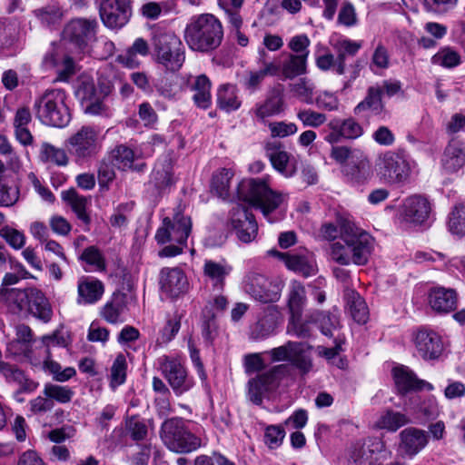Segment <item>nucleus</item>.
<instances>
[{"instance_id":"20e7f679","label":"nucleus","mask_w":465,"mask_h":465,"mask_svg":"<svg viewBox=\"0 0 465 465\" xmlns=\"http://www.w3.org/2000/svg\"><path fill=\"white\" fill-rule=\"evenodd\" d=\"M237 196L259 209L269 223L279 220L272 214L282 204L284 195L271 189L266 179H243L238 184Z\"/></svg>"},{"instance_id":"09e8293b","label":"nucleus","mask_w":465,"mask_h":465,"mask_svg":"<svg viewBox=\"0 0 465 465\" xmlns=\"http://www.w3.org/2000/svg\"><path fill=\"white\" fill-rule=\"evenodd\" d=\"M315 88L314 82L308 77H302L289 84L290 92L293 96L307 104H313Z\"/></svg>"},{"instance_id":"338daca9","label":"nucleus","mask_w":465,"mask_h":465,"mask_svg":"<svg viewBox=\"0 0 465 465\" xmlns=\"http://www.w3.org/2000/svg\"><path fill=\"white\" fill-rule=\"evenodd\" d=\"M285 438V430L281 425H269L264 431V443L272 449L279 448Z\"/></svg>"},{"instance_id":"4468645a","label":"nucleus","mask_w":465,"mask_h":465,"mask_svg":"<svg viewBox=\"0 0 465 465\" xmlns=\"http://www.w3.org/2000/svg\"><path fill=\"white\" fill-rule=\"evenodd\" d=\"M161 372L174 394L180 396L188 391L193 386V379L178 358L162 356L159 359Z\"/></svg>"},{"instance_id":"aec40b11","label":"nucleus","mask_w":465,"mask_h":465,"mask_svg":"<svg viewBox=\"0 0 465 465\" xmlns=\"http://www.w3.org/2000/svg\"><path fill=\"white\" fill-rule=\"evenodd\" d=\"M327 127L329 132L324 140L331 144L338 143L342 139H357L363 134L362 126L352 117L332 118Z\"/></svg>"},{"instance_id":"f257e3e1","label":"nucleus","mask_w":465,"mask_h":465,"mask_svg":"<svg viewBox=\"0 0 465 465\" xmlns=\"http://www.w3.org/2000/svg\"><path fill=\"white\" fill-rule=\"evenodd\" d=\"M373 249V239L365 232H354L344 225L341 240L330 244L331 260L341 265H364Z\"/></svg>"},{"instance_id":"052dcab7","label":"nucleus","mask_w":465,"mask_h":465,"mask_svg":"<svg viewBox=\"0 0 465 465\" xmlns=\"http://www.w3.org/2000/svg\"><path fill=\"white\" fill-rule=\"evenodd\" d=\"M296 116L304 127L318 128L327 121L325 114L317 112L311 108H302L298 110Z\"/></svg>"},{"instance_id":"c756f323","label":"nucleus","mask_w":465,"mask_h":465,"mask_svg":"<svg viewBox=\"0 0 465 465\" xmlns=\"http://www.w3.org/2000/svg\"><path fill=\"white\" fill-rule=\"evenodd\" d=\"M279 312L275 307H269L264 314L251 328L250 339L260 341L268 338L275 332L278 325Z\"/></svg>"},{"instance_id":"412c9836","label":"nucleus","mask_w":465,"mask_h":465,"mask_svg":"<svg viewBox=\"0 0 465 465\" xmlns=\"http://www.w3.org/2000/svg\"><path fill=\"white\" fill-rule=\"evenodd\" d=\"M431 205L430 201L422 195L407 197L401 207V216L406 223L422 224L430 216Z\"/></svg>"},{"instance_id":"f704fd0d","label":"nucleus","mask_w":465,"mask_h":465,"mask_svg":"<svg viewBox=\"0 0 465 465\" xmlns=\"http://www.w3.org/2000/svg\"><path fill=\"white\" fill-rule=\"evenodd\" d=\"M157 194L165 193L174 184L173 166L169 162H158L155 163L149 181Z\"/></svg>"},{"instance_id":"603ef678","label":"nucleus","mask_w":465,"mask_h":465,"mask_svg":"<svg viewBox=\"0 0 465 465\" xmlns=\"http://www.w3.org/2000/svg\"><path fill=\"white\" fill-rule=\"evenodd\" d=\"M46 357L43 363V368L45 371L52 374L53 379L59 382H64L72 379L76 374L74 367H66L62 369V366L51 359L50 351L45 350Z\"/></svg>"},{"instance_id":"79ce46f5","label":"nucleus","mask_w":465,"mask_h":465,"mask_svg":"<svg viewBox=\"0 0 465 465\" xmlns=\"http://www.w3.org/2000/svg\"><path fill=\"white\" fill-rule=\"evenodd\" d=\"M33 341V332L29 326L21 324L16 327V338L7 344V351L14 355L24 354L29 357V345Z\"/></svg>"},{"instance_id":"a19ab883","label":"nucleus","mask_w":465,"mask_h":465,"mask_svg":"<svg viewBox=\"0 0 465 465\" xmlns=\"http://www.w3.org/2000/svg\"><path fill=\"white\" fill-rule=\"evenodd\" d=\"M381 96L382 89L380 85L370 86L365 98L354 107V114H361L365 111H371L375 114H381L384 108Z\"/></svg>"},{"instance_id":"680f3d73","label":"nucleus","mask_w":465,"mask_h":465,"mask_svg":"<svg viewBox=\"0 0 465 465\" xmlns=\"http://www.w3.org/2000/svg\"><path fill=\"white\" fill-rule=\"evenodd\" d=\"M44 394L51 401L54 400L60 403H68L74 396V391L67 386L47 383L45 385Z\"/></svg>"},{"instance_id":"6e6d98bb","label":"nucleus","mask_w":465,"mask_h":465,"mask_svg":"<svg viewBox=\"0 0 465 465\" xmlns=\"http://www.w3.org/2000/svg\"><path fill=\"white\" fill-rule=\"evenodd\" d=\"M265 149L266 155L270 159L273 168L285 176H291L292 173L287 170L290 159L289 153L273 146L272 143H267Z\"/></svg>"},{"instance_id":"5701e85b","label":"nucleus","mask_w":465,"mask_h":465,"mask_svg":"<svg viewBox=\"0 0 465 465\" xmlns=\"http://www.w3.org/2000/svg\"><path fill=\"white\" fill-rule=\"evenodd\" d=\"M399 451L410 458L421 451L429 442L428 433L420 429L410 427L400 432Z\"/></svg>"},{"instance_id":"9b49d317","label":"nucleus","mask_w":465,"mask_h":465,"mask_svg":"<svg viewBox=\"0 0 465 465\" xmlns=\"http://www.w3.org/2000/svg\"><path fill=\"white\" fill-rule=\"evenodd\" d=\"M243 291L252 299L262 303L276 302L281 297L282 284L266 276L249 272L242 282Z\"/></svg>"},{"instance_id":"ddd939ff","label":"nucleus","mask_w":465,"mask_h":465,"mask_svg":"<svg viewBox=\"0 0 465 465\" xmlns=\"http://www.w3.org/2000/svg\"><path fill=\"white\" fill-rule=\"evenodd\" d=\"M98 23L96 19L75 18L69 21L63 37L81 52H84L96 40Z\"/></svg>"},{"instance_id":"bf43d9fd","label":"nucleus","mask_w":465,"mask_h":465,"mask_svg":"<svg viewBox=\"0 0 465 465\" xmlns=\"http://www.w3.org/2000/svg\"><path fill=\"white\" fill-rule=\"evenodd\" d=\"M431 63L445 68H454L461 63V58L451 47H443L431 57Z\"/></svg>"},{"instance_id":"3c124183","label":"nucleus","mask_w":465,"mask_h":465,"mask_svg":"<svg viewBox=\"0 0 465 465\" xmlns=\"http://www.w3.org/2000/svg\"><path fill=\"white\" fill-rule=\"evenodd\" d=\"M234 173L231 169L222 168L213 173L211 188L220 198L226 199L230 195V183Z\"/></svg>"},{"instance_id":"f3484780","label":"nucleus","mask_w":465,"mask_h":465,"mask_svg":"<svg viewBox=\"0 0 465 465\" xmlns=\"http://www.w3.org/2000/svg\"><path fill=\"white\" fill-rule=\"evenodd\" d=\"M257 64L260 65L259 70H248L241 79L242 87L250 94H253L261 88L266 76L277 75L276 62L268 59V54L264 48L258 50Z\"/></svg>"},{"instance_id":"a211bd4d","label":"nucleus","mask_w":465,"mask_h":465,"mask_svg":"<svg viewBox=\"0 0 465 465\" xmlns=\"http://www.w3.org/2000/svg\"><path fill=\"white\" fill-rule=\"evenodd\" d=\"M159 286L167 298L177 299L188 292L189 282L182 269L163 267L159 272Z\"/></svg>"},{"instance_id":"de8ad7c7","label":"nucleus","mask_w":465,"mask_h":465,"mask_svg":"<svg viewBox=\"0 0 465 465\" xmlns=\"http://www.w3.org/2000/svg\"><path fill=\"white\" fill-rule=\"evenodd\" d=\"M39 159L44 163H52L57 166H65L68 163V157L65 151L47 142H44L41 144Z\"/></svg>"},{"instance_id":"c03bdc74","label":"nucleus","mask_w":465,"mask_h":465,"mask_svg":"<svg viewBox=\"0 0 465 465\" xmlns=\"http://www.w3.org/2000/svg\"><path fill=\"white\" fill-rule=\"evenodd\" d=\"M125 297L124 294H114L102 309V317L109 323L124 322L123 314L126 309Z\"/></svg>"},{"instance_id":"f03ea898","label":"nucleus","mask_w":465,"mask_h":465,"mask_svg":"<svg viewBox=\"0 0 465 465\" xmlns=\"http://www.w3.org/2000/svg\"><path fill=\"white\" fill-rule=\"evenodd\" d=\"M192 230V221L183 213L179 207L173 217H165L157 229L154 239L160 245H165L158 252L161 258L175 257L186 247L187 239Z\"/></svg>"},{"instance_id":"9d476101","label":"nucleus","mask_w":465,"mask_h":465,"mask_svg":"<svg viewBox=\"0 0 465 465\" xmlns=\"http://www.w3.org/2000/svg\"><path fill=\"white\" fill-rule=\"evenodd\" d=\"M68 150L77 163L94 157L101 150L102 141L99 131L84 125L67 140Z\"/></svg>"},{"instance_id":"f8f14e48","label":"nucleus","mask_w":465,"mask_h":465,"mask_svg":"<svg viewBox=\"0 0 465 465\" xmlns=\"http://www.w3.org/2000/svg\"><path fill=\"white\" fill-rule=\"evenodd\" d=\"M290 367L285 364L274 366L268 371L249 380L247 383V399L255 405H262L263 398L273 391L278 380L289 371Z\"/></svg>"},{"instance_id":"2eb2a0df","label":"nucleus","mask_w":465,"mask_h":465,"mask_svg":"<svg viewBox=\"0 0 465 465\" xmlns=\"http://www.w3.org/2000/svg\"><path fill=\"white\" fill-rule=\"evenodd\" d=\"M228 225L244 243L252 242L258 234V224L254 215L241 204L235 205L230 211Z\"/></svg>"},{"instance_id":"0e129e2a","label":"nucleus","mask_w":465,"mask_h":465,"mask_svg":"<svg viewBox=\"0 0 465 465\" xmlns=\"http://www.w3.org/2000/svg\"><path fill=\"white\" fill-rule=\"evenodd\" d=\"M126 360L124 354L120 353L114 359L111 367V386L117 387L123 384L126 379Z\"/></svg>"},{"instance_id":"393cba45","label":"nucleus","mask_w":465,"mask_h":465,"mask_svg":"<svg viewBox=\"0 0 465 465\" xmlns=\"http://www.w3.org/2000/svg\"><path fill=\"white\" fill-rule=\"evenodd\" d=\"M285 108L283 94L280 91L273 90L263 101L256 103L251 113L259 122L264 123L267 118L283 113Z\"/></svg>"},{"instance_id":"ea45409f","label":"nucleus","mask_w":465,"mask_h":465,"mask_svg":"<svg viewBox=\"0 0 465 465\" xmlns=\"http://www.w3.org/2000/svg\"><path fill=\"white\" fill-rule=\"evenodd\" d=\"M62 199L70 205L77 218L87 226L85 229L87 231L88 225L91 223V218L86 213L89 199L84 195H80L74 189L62 192Z\"/></svg>"},{"instance_id":"5fc2aeb1","label":"nucleus","mask_w":465,"mask_h":465,"mask_svg":"<svg viewBox=\"0 0 465 465\" xmlns=\"http://www.w3.org/2000/svg\"><path fill=\"white\" fill-rule=\"evenodd\" d=\"M408 417L399 411L387 410L383 412L376 422V426L380 429H384L390 431H396L401 427L409 423Z\"/></svg>"},{"instance_id":"6e6552de","label":"nucleus","mask_w":465,"mask_h":465,"mask_svg":"<svg viewBox=\"0 0 465 465\" xmlns=\"http://www.w3.org/2000/svg\"><path fill=\"white\" fill-rule=\"evenodd\" d=\"M153 58L166 72H178L185 61V50L173 32H155L152 38Z\"/></svg>"},{"instance_id":"2f4dec72","label":"nucleus","mask_w":465,"mask_h":465,"mask_svg":"<svg viewBox=\"0 0 465 465\" xmlns=\"http://www.w3.org/2000/svg\"><path fill=\"white\" fill-rule=\"evenodd\" d=\"M232 270V266L225 260L214 261L206 259L203 267V275L212 282L213 288L218 291L223 289L225 279L229 276Z\"/></svg>"},{"instance_id":"0eeeda50","label":"nucleus","mask_w":465,"mask_h":465,"mask_svg":"<svg viewBox=\"0 0 465 465\" xmlns=\"http://www.w3.org/2000/svg\"><path fill=\"white\" fill-rule=\"evenodd\" d=\"M66 94L60 88H48L34 103L36 118L44 124L54 127H64L71 114L65 103Z\"/></svg>"},{"instance_id":"7ed1b4c3","label":"nucleus","mask_w":465,"mask_h":465,"mask_svg":"<svg viewBox=\"0 0 465 465\" xmlns=\"http://www.w3.org/2000/svg\"><path fill=\"white\" fill-rule=\"evenodd\" d=\"M417 163L405 148L385 151L377 155L374 171L379 180L388 185H402L409 182Z\"/></svg>"},{"instance_id":"473e14b6","label":"nucleus","mask_w":465,"mask_h":465,"mask_svg":"<svg viewBox=\"0 0 465 465\" xmlns=\"http://www.w3.org/2000/svg\"><path fill=\"white\" fill-rule=\"evenodd\" d=\"M429 303L438 312H449L457 305V293L454 289L432 288L429 293Z\"/></svg>"},{"instance_id":"864d4df0","label":"nucleus","mask_w":465,"mask_h":465,"mask_svg":"<svg viewBox=\"0 0 465 465\" xmlns=\"http://www.w3.org/2000/svg\"><path fill=\"white\" fill-rule=\"evenodd\" d=\"M183 314L179 311L168 314L166 317V323L160 331L157 339L159 344H166L170 342L178 333L181 328V321Z\"/></svg>"},{"instance_id":"7c9ffc66","label":"nucleus","mask_w":465,"mask_h":465,"mask_svg":"<svg viewBox=\"0 0 465 465\" xmlns=\"http://www.w3.org/2000/svg\"><path fill=\"white\" fill-rule=\"evenodd\" d=\"M104 292V284L101 281L82 277L77 284V303L78 304H93L97 302L103 296Z\"/></svg>"},{"instance_id":"72a5a7b5","label":"nucleus","mask_w":465,"mask_h":465,"mask_svg":"<svg viewBox=\"0 0 465 465\" xmlns=\"http://www.w3.org/2000/svg\"><path fill=\"white\" fill-rule=\"evenodd\" d=\"M383 449V441L381 439L374 438L370 440L368 444L354 447L351 455V461L352 465H375V454L382 451Z\"/></svg>"},{"instance_id":"4d7b16f0","label":"nucleus","mask_w":465,"mask_h":465,"mask_svg":"<svg viewBox=\"0 0 465 465\" xmlns=\"http://www.w3.org/2000/svg\"><path fill=\"white\" fill-rule=\"evenodd\" d=\"M33 13L43 25L48 26L60 22L63 17L61 7L56 3H51L37 8Z\"/></svg>"},{"instance_id":"1a4fd4ad","label":"nucleus","mask_w":465,"mask_h":465,"mask_svg":"<svg viewBox=\"0 0 465 465\" xmlns=\"http://www.w3.org/2000/svg\"><path fill=\"white\" fill-rule=\"evenodd\" d=\"M160 438L170 450L176 453H189L201 446V440L191 432L182 418L165 420L161 426Z\"/></svg>"},{"instance_id":"69168bd1","label":"nucleus","mask_w":465,"mask_h":465,"mask_svg":"<svg viewBox=\"0 0 465 465\" xmlns=\"http://www.w3.org/2000/svg\"><path fill=\"white\" fill-rule=\"evenodd\" d=\"M80 259L92 266L95 271L103 272L106 268L104 257L95 246H89L84 249Z\"/></svg>"},{"instance_id":"a18cd8bd","label":"nucleus","mask_w":465,"mask_h":465,"mask_svg":"<svg viewBox=\"0 0 465 465\" xmlns=\"http://www.w3.org/2000/svg\"><path fill=\"white\" fill-rule=\"evenodd\" d=\"M306 302L305 287L300 282H292L288 295V307L291 315L302 317Z\"/></svg>"},{"instance_id":"39448f33","label":"nucleus","mask_w":465,"mask_h":465,"mask_svg":"<svg viewBox=\"0 0 465 465\" xmlns=\"http://www.w3.org/2000/svg\"><path fill=\"white\" fill-rule=\"evenodd\" d=\"M223 29L221 22L213 15L203 14L191 18L184 31L188 46L202 53L216 49L222 43Z\"/></svg>"},{"instance_id":"4be33fe9","label":"nucleus","mask_w":465,"mask_h":465,"mask_svg":"<svg viewBox=\"0 0 465 465\" xmlns=\"http://www.w3.org/2000/svg\"><path fill=\"white\" fill-rule=\"evenodd\" d=\"M415 347L424 360L438 359L444 350L441 337L431 330L421 329L414 338Z\"/></svg>"},{"instance_id":"423d86ee","label":"nucleus","mask_w":465,"mask_h":465,"mask_svg":"<svg viewBox=\"0 0 465 465\" xmlns=\"http://www.w3.org/2000/svg\"><path fill=\"white\" fill-rule=\"evenodd\" d=\"M0 301L15 306L21 312L28 311L34 317L47 323L53 317V309L45 293L35 287L0 288Z\"/></svg>"},{"instance_id":"e2e57ef3","label":"nucleus","mask_w":465,"mask_h":465,"mask_svg":"<svg viewBox=\"0 0 465 465\" xmlns=\"http://www.w3.org/2000/svg\"><path fill=\"white\" fill-rule=\"evenodd\" d=\"M298 349V342L288 341L282 346L270 350L266 353L271 357L272 361H291Z\"/></svg>"},{"instance_id":"bb28decb","label":"nucleus","mask_w":465,"mask_h":465,"mask_svg":"<svg viewBox=\"0 0 465 465\" xmlns=\"http://www.w3.org/2000/svg\"><path fill=\"white\" fill-rule=\"evenodd\" d=\"M342 173L346 181L352 185H361L367 183L372 174L368 155L363 152L352 163H346Z\"/></svg>"},{"instance_id":"dca6fc26","label":"nucleus","mask_w":465,"mask_h":465,"mask_svg":"<svg viewBox=\"0 0 465 465\" xmlns=\"http://www.w3.org/2000/svg\"><path fill=\"white\" fill-rule=\"evenodd\" d=\"M268 255L276 257L282 261L287 269L309 277L316 273L317 268L312 254L306 249L282 252L272 249L267 252Z\"/></svg>"},{"instance_id":"58836bf2","label":"nucleus","mask_w":465,"mask_h":465,"mask_svg":"<svg viewBox=\"0 0 465 465\" xmlns=\"http://www.w3.org/2000/svg\"><path fill=\"white\" fill-rule=\"evenodd\" d=\"M345 299L351 318L359 324L366 323L369 319V309L364 299L354 290H347Z\"/></svg>"},{"instance_id":"b1692460","label":"nucleus","mask_w":465,"mask_h":465,"mask_svg":"<svg viewBox=\"0 0 465 465\" xmlns=\"http://www.w3.org/2000/svg\"><path fill=\"white\" fill-rule=\"evenodd\" d=\"M85 114L92 115L106 114L108 107L104 103V95L97 93L94 84L84 83L76 91Z\"/></svg>"},{"instance_id":"c85d7f7f","label":"nucleus","mask_w":465,"mask_h":465,"mask_svg":"<svg viewBox=\"0 0 465 465\" xmlns=\"http://www.w3.org/2000/svg\"><path fill=\"white\" fill-rule=\"evenodd\" d=\"M336 53V74H344L346 71V60L349 56H354L362 46L361 41H353L346 37H340L331 43Z\"/></svg>"},{"instance_id":"4c0bfd02","label":"nucleus","mask_w":465,"mask_h":465,"mask_svg":"<svg viewBox=\"0 0 465 465\" xmlns=\"http://www.w3.org/2000/svg\"><path fill=\"white\" fill-rule=\"evenodd\" d=\"M32 121V114L27 107L18 108L15 112L13 125L16 140L24 146L33 144L34 137L27 125Z\"/></svg>"},{"instance_id":"8fccbe9b","label":"nucleus","mask_w":465,"mask_h":465,"mask_svg":"<svg viewBox=\"0 0 465 465\" xmlns=\"http://www.w3.org/2000/svg\"><path fill=\"white\" fill-rule=\"evenodd\" d=\"M314 321L325 336L332 337L333 331L341 328L340 313L336 308L331 312H317Z\"/></svg>"},{"instance_id":"a878e982","label":"nucleus","mask_w":465,"mask_h":465,"mask_svg":"<svg viewBox=\"0 0 465 465\" xmlns=\"http://www.w3.org/2000/svg\"><path fill=\"white\" fill-rule=\"evenodd\" d=\"M392 376L395 387L401 394L422 389L433 390L432 384L423 380H419L408 367L399 366L393 368Z\"/></svg>"},{"instance_id":"cd10ccee","label":"nucleus","mask_w":465,"mask_h":465,"mask_svg":"<svg viewBox=\"0 0 465 465\" xmlns=\"http://www.w3.org/2000/svg\"><path fill=\"white\" fill-rule=\"evenodd\" d=\"M442 168L450 173L465 166V144L457 139L449 142L441 159Z\"/></svg>"},{"instance_id":"6ab92c4d","label":"nucleus","mask_w":465,"mask_h":465,"mask_svg":"<svg viewBox=\"0 0 465 465\" xmlns=\"http://www.w3.org/2000/svg\"><path fill=\"white\" fill-rule=\"evenodd\" d=\"M130 3L125 0H104L100 5V16L106 27L112 29L125 25L131 16Z\"/></svg>"},{"instance_id":"13d9d810","label":"nucleus","mask_w":465,"mask_h":465,"mask_svg":"<svg viewBox=\"0 0 465 465\" xmlns=\"http://www.w3.org/2000/svg\"><path fill=\"white\" fill-rule=\"evenodd\" d=\"M449 231L455 235L465 234V204L457 203L451 210L448 220Z\"/></svg>"},{"instance_id":"774afa93","label":"nucleus","mask_w":465,"mask_h":465,"mask_svg":"<svg viewBox=\"0 0 465 465\" xmlns=\"http://www.w3.org/2000/svg\"><path fill=\"white\" fill-rule=\"evenodd\" d=\"M362 153L363 151L358 148L333 146L331 152V157L340 163H343L345 162H347V163H351Z\"/></svg>"},{"instance_id":"37998d69","label":"nucleus","mask_w":465,"mask_h":465,"mask_svg":"<svg viewBox=\"0 0 465 465\" xmlns=\"http://www.w3.org/2000/svg\"><path fill=\"white\" fill-rule=\"evenodd\" d=\"M111 158L113 164L122 171L132 169L142 171L143 167L144 166V164L134 166V162L135 159L134 152L133 149L124 144L115 146V148L111 152Z\"/></svg>"},{"instance_id":"e433bc0d","label":"nucleus","mask_w":465,"mask_h":465,"mask_svg":"<svg viewBox=\"0 0 465 465\" xmlns=\"http://www.w3.org/2000/svg\"><path fill=\"white\" fill-rule=\"evenodd\" d=\"M212 84L205 74H200L190 82V89L193 93V101L201 109H207L212 104Z\"/></svg>"},{"instance_id":"c9c22d12","label":"nucleus","mask_w":465,"mask_h":465,"mask_svg":"<svg viewBox=\"0 0 465 465\" xmlns=\"http://www.w3.org/2000/svg\"><path fill=\"white\" fill-rule=\"evenodd\" d=\"M307 61L303 56L288 54L282 63H276L277 75L281 74L283 79L288 80L303 75L307 72Z\"/></svg>"},{"instance_id":"49530a36","label":"nucleus","mask_w":465,"mask_h":465,"mask_svg":"<svg viewBox=\"0 0 465 465\" xmlns=\"http://www.w3.org/2000/svg\"><path fill=\"white\" fill-rule=\"evenodd\" d=\"M218 107L227 113L237 110L241 106V101L237 95V88L233 84H226L217 91Z\"/></svg>"}]
</instances>
